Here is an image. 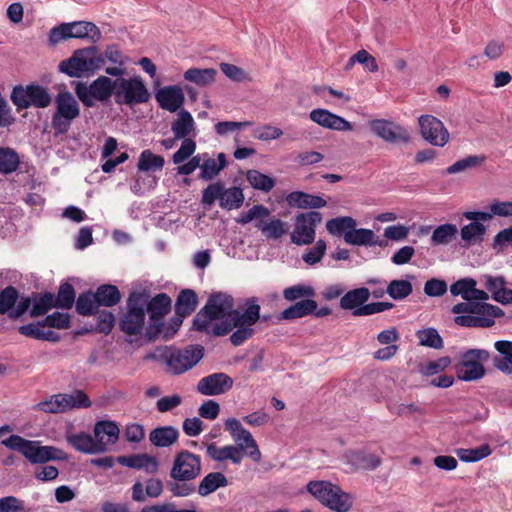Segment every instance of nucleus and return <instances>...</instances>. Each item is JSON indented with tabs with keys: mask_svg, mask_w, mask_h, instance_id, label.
Wrapping results in <instances>:
<instances>
[{
	"mask_svg": "<svg viewBox=\"0 0 512 512\" xmlns=\"http://www.w3.org/2000/svg\"><path fill=\"white\" fill-rule=\"evenodd\" d=\"M260 319V306L255 302L249 303L244 311L234 309L233 298L224 293L209 297L205 306L196 314L193 327L197 331L215 336L228 334L233 345L239 346L251 338L254 325Z\"/></svg>",
	"mask_w": 512,
	"mask_h": 512,
	"instance_id": "obj_1",
	"label": "nucleus"
},
{
	"mask_svg": "<svg viewBox=\"0 0 512 512\" xmlns=\"http://www.w3.org/2000/svg\"><path fill=\"white\" fill-rule=\"evenodd\" d=\"M225 430L229 432L234 444L218 446L211 443L207 446V455L216 462L231 461L234 465H240L243 458L249 457L259 463L262 459L261 451L253 435L236 418H228L225 421Z\"/></svg>",
	"mask_w": 512,
	"mask_h": 512,
	"instance_id": "obj_2",
	"label": "nucleus"
},
{
	"mask_svg": "<svg viewBox=\"0 0 512 512\" xmlns=\"http://www.w3.org/2000/svg\"><path fill=\"white\" fill-rule=\"evenodd\" d=\"M2 444L21 453L30 463H46L51 460H62L65 454L53 446H42L39 441L27 440L19 435H11Z\"/></svg>",
	"mask_w": 512,
	"mask_h": 512,
	"instance_id": "obj_3",
	"label": "nucleus"
},
{
	"mask_svg": "<svg viewBox=\"0 0 512 512\" xmlns=\"http://www.w3.org/2000/svg\"><path fill=\"white\" fill-rule=\"evenodd\" d=\"M307 490L320 503L336 512H347L353 505V497L329 481H310Z\"/></svg>",
	"mask_w": 512,
	"mask_h": 512,
	"instance_id": "obj_4",
	"label": "nucleus"
},
{
	"mask_svg": "<svg viewBox=\"0 0 512 512\" xmlns=\"http://www.w3.org/2000/svg\"><path fill=\"white\" fill-rule=\"evenodd\" d=\"M104 64L103 55L96 47H87L76 50L73 55L59 64L61 72L70 77H82L84 74L94 73Z\"/></svg>",
	"mask_w": 512,
	"mask_h": 512,
	"instance_id": "obj_5",
	"label": "nucleus"
},
{
	"mask_svg": "<svg viewBox=\"0 0 512 512\" xmlns=\"http://www.w3.org/2000/svg\"><path fill=\"white\" fill-rule=\"evenodd\" d=\"M91 401L81 390L54 394L37 403L34 409L49 414L65 413L72 409L88 408Z\"/></svg>",
	"mask_w": 512,
	"mask_h": 512,
	"instance_id": "obj_6",
	"label": "nucleus"
},
{
	"mask_svg": "<svg viewBox=\"0 0 512 512\" xmlns=\"http://www.w3.org/2000/svg\"><path fill=\"white\" fill-rule=\"evenodd\" d=\"M490 359V353L485 349H468L458 354L456 374L463 381H477L484 377V363Z\"/></svg>",
	"mask_w": 512,
	"mask_h": 512,
	"instance_id": "obj_7",
	"label": "nucleus"
},
{
	"mask_svg": "<svg viewBox=\"0 0 512 512\" xmlns=\"http://www.w3.org/2000/svg\"><path fill=\"white\" fill-rule=\"evenodd\" d=\"M55 106L51 125L57 134H64L70 129L72 121L79 117L80 107L75 97L68 91L58 93Z\"/></svg>",
	"mask_w": 512,
	"mask_h": 512,
	"instance_id": "obj_8",
	"label": "nucleus"
},
{
	"mask_svg": "<svg viewBox=\"0 0 512 512\" xmlns=\"http://www.w3.org/2000/svg\"><path fill=\"white\" fill-rule=\"evenodd\" d=\"M75 93L86 107H92L96 100L104 102L107 101L112 94L115 95V80L113 81L107 76H99L90 85L77 82L75 85Z\"/></svg>",
	"mask_w": 512,
	"mask_h": 512,
	"instance_id": "obj_9",
	"label": "nucleus"
},
{
	"mask_svg": "<svg viewBox=\"0 0 512 512\" xmlns=\"http://www.w3.org/2000/svg\"><path fill=\"white\" fill-rule=\"evenodd\" d=\"M114 97L118 104L133 105L147 102L150 94L142 79L136 76L116 79Z\"/></svg>",
	"mask_w": 512,
	"mask_h": 512,
	"instance_id": "obj_10",
	"label": "nucleus"
},
{
	"mask_svg": "<svg viewBox=\"0 0 512 512\" xmlns=\"http://www.w3.org/2000/svg\"><path fill=\"white\" fill-rule=\"evenodd\" d=\"M146 297L132 293L127 301L128 311L121 320V330L128 335H138L144 328Z\"/></svg>",
	"mask_w": 512,
	"mask_h": 512,
	"instance_id": "obj_11",
	"label": "nucleus"
},
{
	"mask_svg": "<svg viewBox=\"0 0 512 512\" xmlns=\"http://www.w3.org/2000/svg\"><path fill=\"white\" fill-rule=\"evenodd\" d=\"M203 347L189 346L183 350H172L168 348L166 364L173 374H182L194 367L203 357Z\"/></svg>",
	"mask_w": 512,
	"mask_h": 512,
	"instance_id": "obj_12",
	"label": "nucleus"
},
{
	"mask_svg": "<svg viewBox=\"0 0 512 512\" xmlns=\"http://www.w3.org/2000/svg\"><path fill=\"white\" fill-rule=\"evenodd\" d=\"M321 221L322 215L316 211L297 215L295 218L294 229L291 233V242L298 246L313 243L315 240L316 226Z\"/></svg>",
	"mask_w": 512,
	"mask_h": 512,
	"instance_id": "obj_13",
	"label": "nucleus"
},
{
	"mask_svg": "<svg viewBox=\"0 0 512 512\" xmlns=\"http://www.w3.org/2000/svg\"><path fill=\"white\" fill-rule=\"evenodd\" d=\"M171 303V298L165 293L156 295L148 304L146 303L150 315V324L147 329V335L150 339L161 334L162 318L170 311Z\"/></svg>",
	"mask_w": 512,
	"mask_h": 512,
	"instance_id": "obj_14",
	"label": "nucleus"
},
{
	"mask_svg": "<svg viewBox=\"0 0 512 512\" xmlns=\"http://www.w3.org/2000/svg\"><path fill=\"white\" fill-rule=\"evenodd\" d=\"M422 137L430 144L445 146L449 141V132L442 121L431 115H422L418 119Z\"/></svg>",
	"mask_w": 512,
	"mask_h": 512,
	"instance_id": "obj_15",
	"label": "nucleus"
},
{
	"mask_svg": "<svg viewBox=\"0 0 512 512\" xmlns=\"http://www.w3.org/2000/svg\"><path fill=\"white\" fill-rule=\"evenodd\" d=\"M200 470V458L191 452L183 451L174 460L171 476L176 480H191L200 474Z\"/></svg>",
	"mask_w": 512,
	"mask_h": 512,
	"instance_id": "obj_16",
	"label": "nucleus"
},
{
	"mask_svg": "<svg viewBox=\"0 0 512 512\" xmlns=\"http://www.w3.org/2000/svg\"><path fill=\"white\" fill-rule=\"evenodd\" d=\"M480 281L485 287V291L495 302L502 305L512 303V289L508 287L506 278L502 275L483 274Z\"/></svg>",
	"mask_w": 512,
	"mask_h": 512,
	"instance_id": "obj_17",
	"label": "nucleus"
},
{
	"mask_svg": "<svg viewBox=\"0 0 512 512\" xmlns=\"http://www.w3.org/2000/svg\"><path fill=\"white\" fill-rule=\"evenodd\" d=\"M341 460L343 464L348 466L349 472H354L360 469L375 470L382 463L379 456L365 450L346 451L343 453Z\"/></svg>",
	"mask_w": 512,
	"mask_h": 512,
	"instance_id": "obj_18",
	"label": "nucleus"
},
{
	"mask_svg": "<svg viewBox=\"0 0 512 512\" xmlns=\"http://www.w3.org/2000/svg\"><path fill=\"white\" fill-rule=\"evenodd\" d=\"M233 386V380L225 373H214L203 377L197 383V391L205 396L226 393Z\"/></svg>",
	"mask_w": 512,
	"mask_h": 512,
	"instance_id": "obj_19",
	"label": "nucleus"
},
{
	"mask_svg": "<svg viewBox=\"0 0 512 512\" xmlns=\"http://www.w3.org/2000/svg\"><path fill=\"white\" fill-rule=\"evenodd\" d=\"M309 118L314 123L318 124L319 126L325 128V129H329V130L344 132V131H352L354 128L352 123H350L343 117L332 113L331 111H329L327 109H322V108L313 109L309 113Z\"/></svg>",
	"mask_w": 512,
	"mask_h": 512,
	"instance_id": "obj_20",
	"label": "nucleus"
},
{
	"mask_svg": "<svg viewBox=\"0 0 512 512\" xmlns=\"http://www.w3.org/2000/svg\"><path fill=\"white\" fill-rule=\"evenodd\" d=\"M371 130L386 142H408L409 133L407 130L399 125H396L387 120L378 119L369 123Z\"/></svg>",
	"mask_w": 512,
	"mask_h": 512,
	"instance_id": "obj_21",
	"label": "nucleus"
},
{
	"mask_svg": "<svg viewBox=\"0 0 512 512\" xmlns=\"http://www.w3.org/2000/svg\"><path fill=\"white\" fill-rule=\"evenodd\" d=\"M155 99L159 106L169 112L180 111L185 102L183 89L178 85H169L159 89L155 93Z\"/></svg>",
	"mask_w": 512,
	"mask_h": 512,
	"instance_id": "obj_22",
	"label": "nucleus"
},
{
	"mask_svg": "<svg viewBox=\"0 0 512 512\" xmlns=\"http://www.w3.org/2000/svg\"><path fill=\"white\" fill-rule=\"evenodd\" d=\"M454 314L474 315V316H503L504 312L496 305L482 302L465 301L453 306Z\"/></svg>",
	"mask_w": 512,
	"mask_h": 512,
	"instance_id": "obj_23",
	"label": "nucleus"
},
{
	"mask_svg": "<svg viewBox=\"0 0 512 512\" xmlns=\"http://www.w3.org/2000/svg\"><path fill=\"white\" fill-rule=\"evenodd\" d=\"M477 281L473 278H463L450 286V292L453 296H461L465 301H487L489 294L476 288Z\"/></svg>",
	"mask_w": 512,
	"mask_h": 512,
	"instance_id": "obj_24",
	"label": "nucleus"
},
{
	"mask_svg": "<svg viewBox=\"0 0 512 512\" xmlns=\"http://www.w3.org/2000/svg\"><path fill=\"white\" fill-rule=\"evenodd\" d=\"M93 432L95 440L103 453L107 451L109 445L118 441L120 429L114 421L103 420L95 423Z\"/></svg>",
	"mask_w": 512,
	"mask_h": 512,
	"instance_id": "obj_25",
	"label": "nucleus"
},
{
	"mask_svg": "<svg viewBox=\"0 0 512 512\" xmlns=\"http://www.w3.org/2000/svg\"><path fill=\"white\" fill-rule=\"evenodd\" d=\"M171 131L175 139H193L197 136L196 123L193 116L187 110L178 111L175 120L171 124Z\"/></svg>",
	"mask_w": 512,
	"mask_h": 512,
	"instance_id": "obj_26",
	"label": "nucleus"
},
{
	"mask_svg": "<svg viewBox=\"0 0 512 512\" xmlns=\"http://www.w3.org/2000/svg\"><path fill=\"white\" fill-rule=\"evenodd\" d=\"M370 298V291L366 287H360L350 290L343 294L340 299V307L344 310H353L354 316H359L356 312L366 305Z\"/></svg>",
	"mask_w": 512,
	"mask_h": 512,
	"instance_id": "obj_27",
	"label": "nucleus"
},
{
	"mask_svg": "<svg viewBox=\"0 0 512 512\" xmlns=\"http://www.w3.org/2000/svg\"><path fill=\"white\" fill-rule=\"evenodd\" d=\"M286 202L290 207L300 209H317L325 207L327 202L322 197L311 195L302 191H294L286 196Z\"/></svg>",
	"mask_w": 512,
	"mask_h": 512,
	"instance_id": "obj_28",
	"label": "nucleus"
},
{
	"mask_svg": "<svg viewBox=\"0 0 512 512\" xmlns=\"http://www.w3.org/2000/svg\"><path fill=\"white\" fill-rule=\"evenodd\" d=\"M344 241L354 246H382V241L374 231L365 228L349 230L344 235Z\"/></svg>",
	"mask_w": 512,
	"mask_h": 512,
	"instance_id": "obj_29",
	"label": "nucleus"
},
{
	"mask_svg": "<svg viewBox=\"0 0 512 512\" xmlns=\"http://www.w3.org/2000/svg\"><path fill=\"white\" fill-rule=\"evenodd\" d=\"M70 38L88 39L92 43H97L101 39L99 28L89 21L69 22Z\"/></svg>",
	"mask_w": 512,
	"mask_h": 512,
	"instance_id": "obj_30",
	"label": "nucleus"
},
{
	"mask_svg": "<svg viewBox=\"0 0 512 512\" xmlns=\"http://www.w3.org/2000/svg\"><path fill=\"white\" fill-rule=\"evenodd\" d=\"M117 462L126 467L143 469L150 474L155 473L158 469L156 458L147 454L119 456Z\"/></svg>",
	"mask_w": 512,
	"mask_h": 512,
	"instance_id": "obj_31",
	"label": "nucleus"
},
{
	"mask_svg": "<svg viewBox=\"0 0 512 512\" xmlns=\"http://www.w3.org/2000/svg\"><path fill=\"white\" fill-rule=\"evenodd\" d=\"M227 166V159L224 153H219L217 158L209 157L206 153L204 161L201 165L199 178L209 181L217 177L220 172Z\"/></svg>",
	"mask_w": 512,
	"mask_h": 512,
	"instance_id": "obj_32",
	"label": "nucleus"
},
{
	"mask_svg": "<svg viewBox=\"0 0 512 512\" xmlns=\"http://www.w3.org/2000/svg\"><path fill=\"white\" fill-rule=\"evenodd\" d=\"M68 443L77 451L85 454H98L102 453L99 448L95 437L90 434L81 432L77 434H70L67 436Z\"/></svg>",
	"mask_w": 512,
	"mask_h": 512,
	"instance_id": "obj_33",
	"label": "nucleus"
},
{
	"mask_svg": "<svg viewBox=\"0 0 512 512\" xmlns=\"http://www.w3.org/2000/svg\"><path fill=\"white\" fill-rule=\"evenodd\" d=\"M486 226L477 221H471L460 230V236L465 246L481 244L486 234Z\"/></svg>",
	"mask_w": 512,
	"mask_h": 512,
	"instance_id": "obj_34",
	"label": "nucleus"
},
{
	"mask_svg": "<svg viewBox=\"0 0 512 512\" xmlns=\"http://www.w3.org/2000/svg\"><path fill=\"white\" fill-rule=\"evenodd\" d=\"M217 70L214 68H190L184 72V79L199 87H207L215 82Z\"/></svg>",
	"mask_w": 512,
	"mask_h": 512,
	"instance_id": "obj_35",
	"label": "nucleus"
},
{
	"mask_svg": "<svg viewBox=\"0 0 512 512\" xmlns=\"http://www.w3.org/2000/svg\"><path fill=\"white\" fill-rule=\"evenodd\" d=\"M179 437V431L172 426H163L153 429L150 432L149 440L156 447H169Z\"/></svg>",
	"mask_w": 512,
	"mask_h": 512,
	"instance_id": "obj_36",
	"label": "nucleus"
},
{
	"mask_svg": "<svg viewBox=\"0 0 512 512\" xmlns=\"http://www.w3.org/2000/svg\"><path fill=\"white\" fill-rule=\"evenodd\" d=\"M494 347L501 355L500 358H495V367L503 373L512 374V342L505 340L497 341Z\"/></svg>",
	"mask_w": 512,
	"mask_h": 512,
	"instance_id": "obj_37",
	"label": "nucleus"
},
{
	"mask_svg": "<svg viewBox=\"0 0 512 512\" xmlns=\"http://www.w3.org/2000/svg\"><path fill=\"white\" fill-rule=\"evenodd\" d=\"M317 309L316 301L305 299L296 302L281 313V319H297L314 313Z\"/></svg>",
	"mask_w": 512,
	"mask_h": 512,
	"instance_id": "obj_38",
	"label": "nucleus"
},
{
	"mask_svg": "<svg viewBox=\"0 0 512 512\" xmlns=\"http://www.w3.org/2000/svg\"><path fill=\"white\" fill-rule=\"evenodd\" d=\"M228 484V480L225 475L221 472H211L207 474L198 486V493L201 496H207L220 487H225Z\"/></svg>",
	"mask_w": 512,
	"mask_h": 512,
	"instance_id": "obj_39",
	"label": "nucleus"
},
{
	"mask_svg": "<svg viewBox=\"0 0 512 512\" xmlns=\"http://www.w3.org/2000/svg\"><path fill=\"white\" fill-rule=\"evenodd\" d=\"M197 303V295L193 290H182L176 300V314L179 316L190 315L196 309Z\"/></svg>",
	"mask_w": 512,
	"mask_h": 512,
	"instance_id": "obj_40",
	"label": "nucleus"
},
{
	"mask_svg": "<svg viewBox=\"0 0 512 512\" xmlns=\"http://www.w3.org/2000/svg\"><path fill=\"white\" fill-rule=\"evenodd\" d=\"M501 316H474V315H463L456 314L454 322L462 327H473V328H489L495 324V318Z\"/></svg>",
	"mask_w": 512,
	"mask_h": 512,
	"instance_id": "obj_41",
	"label": "nucleus"
},
{
	"mask_svg": "<svg viewBox=\"0 0 512 512\" xmlns=\"http://www.w3.org/2000/svg\"><path fill=\"white\" fill-rule=\"evenodd\" d=\"M458 234V229L455 224H442L436 227L431 235V245L439 246V245H447L453 239L456 238Z\"/></svg>",
	"mask_w": 512,
	"mask_h": 512,
	"instance_id": "obj_42",
	"label": "nucleus"
},
{
	"mask_svg": "<svg viewBox=\"0 0 512 512\" xmlns=\"http://www.w3.org/2000/svg\"><path fill=\"white\" fill-rule=\"evenodd\" d=\"M256 227L267 237L278 239L288 231L286 222L280 219H270L267 221L261 220L256 224Z\"/></svg>",
	"mask_w": 512,
	"mask_h": 512,
	"instance_id": "obj_43",
	"label": "nucleus"
},
{
	"mask_svg": "<svg viewBox=\"0 0 512 512\" xmlns=\"http://www.w3.org/2000/svg\"><path fill=\"white\" fill-rule=\"evenodd\" d=\"M95 297L99 306L111 307L116 305L121 295L116 286L113 285H101L95 292Z\"/></svg>",
	"mask_w": 512,
	"mask_h": 512,
	"instance_id": "obj_44",
	"label": "nucleus"
},
{
	"mask_svg": "<svg viewBox=\"0 0 512 512\" xmlns=\"http://www.w3.org/2000/svg\"><path fill=\"white\" fill-rule=\"evenodd\" d=\"M244 201V194L238 187H222V196L220 206L223 209L233 210L239 208Z\"/></svg>",
	"mask_w": 512,
	"mask_h": 512,
	"instance_id": "obj_45",
	"label": "nucleus"
},
{
	"mask_svg": "<svg viewBox=\"0 0 512 512\" xmlns=\"http://www.w3.org/2000/svg\"><path fill=\"white\" fill-rule=\"evenodd\" d=\"M491 453L492 449L488 444H482L476 448L456 450L457 457L463 462H477L490 456Z\"/></svg>",
	"mask_w": 512,
	"mask_h": 512,
	"instance_id": "obj_46",
	"label": "nucleus"
},
{
	"mask_svg": "<svg viewBox=\"0 0 512 512\" xmlns=\"http://www.w3.org/2000/svg\"><path fill=\"white\" fill-rule=\"evenodd\" d=\"M357 225L356 221L350 216H342L328 220L326 223L327 231L332 235H345Z\"/></svg>",
	"mask_w": 512,
	"mask_h": 512,
	"instance_id": "obj_47",
	"label": "nucleus"
},
{
	"mask_svg": "<svg viewBox=\"0 0 512 512\" xmlns=\"http://www.w3.org/2000/svg\"><path fill=\"white\" fill-rule=\"evenodd\" d=\"M165 164L162 156L152 153L150 150H144L140 154L137 167L140 171L161 170Z\"/></svg>",
	"mask_w": 512,
	"mask_h": 512,
	"instance_id": "obj_48",
	"label": "nucleus"
},
{
	"mask_svg": "<svg viewBox=\"0 0 512 512\" xmlns=\"http://www.w3.org/2000/svg\"><path fill=\"white\" fill-rule=\"evenodd\" d=\"M20 159L11 148H0V173L10 174L17 170Z\"/></svg>",
	"mask_w": 512,
	"mask_h": 512,
	"instance_id": "obj_49",
	"label": "nucleus"
},
{
	"mask_svg": "<svg viewBox=\"0 0 512 512\" xmlns=\"http://www.w3.org/2000/svg\"><path fill=\"white\" fill-rule=\"evenodd\" d=\"M247 181L257 190L269 192L275 186V180L257 170H249L247 172Z\"/></svg>",
	"mask_w": 512,
	"mask_h": 512,
	"instance_id": "obj_50",
	"label": "nucleus"
},
{
	"mask_svg": "<svg viewBox=\"0 0 512 512\" xmlns=\"http://www.w3.org/2000/svg\"><path fill=\"white\" fill-rule=\"evenodd\" d=\"M416 335L421 346L433 349H441L443 347V340L434 328L419 330Z\"/></svg>",
	"mask_w": 512,
	"mask_h": 512,
	"instance_id": "obj_51",
	"label": "nucleus"
},
{
	"mask_svg": "<svg viewBox=\"0 0 512 512\" xmlns=\"http://www.w3.org/2000/svg\"><path fill=\"white\" fill-rule=\"evenodd\" d=\"M52 307H56L55 297L52 293H45L43 295L37 296L33 300L31 316L37 317L44 315Z\"/></svg>",
	"mask_w": 512,
	"mask_h": 512,
	"instance_id": "obj_52",
	"label": "nucleus"
},
{
	"mask_svg": "<svg viewBox=\"0 0 512 512\" xmlns=\"http://www.w3.org/2000/svg\"><path fill=\"white\" fill-rule=\"evenodd\" d=\"M412 284L407 280H393L387 286L388 295L394 300H402L412 293Z\"/></svg>",
	"mask_w": 512,
	"mask_h": 512,
	"instance_id": "obj_53",
	"label": "nucleus"
},
{
	"mask_svg": "<svg viewBox=\"0 0 512 512\" xmlns=\"http://www.w3.org/2000/svg\"><path fill=\"white\" fill-rule=\"evenodd\" d=\"M485 161V157L471 155L466 158L456 161L454 164L447 168L448 174L460 173L481 165Z\"/></svg>",
	"mask_w": 512,
	"mask_h": 512,
	"instance_id": "obj_54",
	"label": "nucleus"
},
{
	"mask_svg": "<svg viewBox=\"0 0 512 512\" xmlns=\"http://www.w3.org/2000/svg\"><path fill=\"white\" fill-rule=\"evenodd\" d=\"M98 307L95 293L81 294L76 302V310L81 315H92L97 311Z\"/></svg>",
	"mask_w": 512,
	"mask_h": 512,
	"instance_id": "obj_55",
	"label": "nucleus"
},
{
	"mask_svg": "<svg viewBox=\"0 0 512 512\" xmlns=\"http://www.w3.org/2000/svg\"><path fill=\"white\" fill-rule=\"evenodd\" d=\"M51 101L52 98L45 88L39 85H30V106L46 108Z\"/></svg>",
	"mask_w": 512,
	"mask_h": 512,
	"instance_id": "obj_56",
	"label": "nucleus"
},
{
	"mask_svg": "<svg viewBox=\"0 0 512 512\" xmlns=\"http://www.w3.org/2000/svg\"><path fill=\"white\" fill-rule=\"evenodd\" d=\"M325 252L326 242L319 239L312 248L303 253L302 259L307 265L313 266L322 260Z\"/></svg>",
	"mask_w": 512,
	"mask_h": 512,
	"instance_id": "obj_57",
	"label": "nucleus"
},
{
	"mask_svg": "<svg viewBox=\"0 0 512 512\" xmlns=\"http://www.w3.org/2000/svg\"><path fill=\"white\" fill-rule=\"evenodd\" d=\"M451 364L449 357H441L437 360L423 363L419 366V372L424 376H432L444 371Z\"/></svg>",
	"mask_w": 512,
	"mask_h": 512,
	"instance_id": "obj_58",
	"label": "nucleus"
},
{
	"mask_svg": "<svg viewBox=\"0 0 512 512\" xmlns=\"http://www.w3.org/2000/svg\"><path fill=\"white\" fill-rule=\"evenodd\" d=\"M75 301V291L71 284L64 283L60 286L57 298H55L56 307L69 309Z\"/></svg>",
	"mask_w": 512,
	"mask_h": 512,
	"instance_id": "obj_59",
	"label": "nucleus"
},
{
	"mask_svg": "<svg viewBox=\"0 0 512 512\" xmlns=\"http://www.w3.org/2000/svg\"><path fill=\"white\" fill-rule=\"evenodd\" d=\"M196 151V142L193 139H184L180 148L173 154L172 161L179 165L188 160Z\"/></svg>",
	"mask_w": 512,
	"mask_h": 512,
	"instance_id": "obj_60",
	"label": "nucleus"
},
{
	"mask_svg": "<svg viewBox=\"0 0 512 512\" xmlns=\"http://www.w3.org/2000/svg\"><path fill=\"white\" fill-rule=\"evenodd\" d=\"M315 291L308 285H294L284 289L283 296L288 301H294L304 297L314 296Z\"/></svg>",
	"mask_w": 512,
	"mask_h": 512,
	"instance_id": "obj_61",
	"label": "nucleus"
},
{
	"mask_svg": "<svg viewBox=\"0 0 512 512\" xmlns=\"http://www.w3.org/2000/svg\"><path fill=\"white\" fill-rule=\"evenodd\" d=\"M220 69L225 74V76L232 81L243 82L250 80L249 74L236 65L221 63Z\"/></svg>",
	"mask_w": 512,
	"mask_h": 512,
	"instance_id": "obj_62",
	"label": "nucleus"
},
{
	"mask_svg": "<svg viewBox=\"0 0 512 512\" xmlns=\"http://www.w3.org/2000/svg\"><path fill=\"white\" fill-rule=\"evenodd\" d=\"M18 298L17 290L9 286L0 293V314H4L11 310Z\"/></svg>",
	"mask_w": 512,
	"mask_h": 512,
	"instance_id": "obj_63",
	"label": "nucleus"
},
{
	"mask_svg": "<svg viewBox=\"0 0 512 512\" xmlns=\"http://www.w3.org/2000/svg\"><path fill=\"white\" fill-rule=\"evenodd\" d=\"M222 182H215L208 185L202 192V203L211 206L216 200L221 202L222 196Z\"/></svg>",
	"mask_w": 512,
	"mask_h": 512,
	"instance_id": "obj_64",
	"label": "nucleus"
}]
</instances>
